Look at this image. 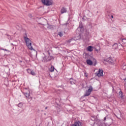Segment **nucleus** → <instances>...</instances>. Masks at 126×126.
<instances>
[{
	"mask_svg": "<svg viewBox=\"0 0 126 126\" xmlns=\"http://www.w3.org/2000/svg\"><path fill=\"white\" fill-rule=\"evenodd\" d=\"M24 38L25 43L26 44V46L27 47H28V49H29V50H31V51H35V50L32 47V41H31V40H30V38H28V36H27V34H25V35H24Z\"/></svg>",
	"mask_w": 126,
	"mask_h": 126,
	"instance_id": "obj_1",
	"label": "nucleus"
},
{
	"mask_svg": "<svg viewBox=\"0 0 126 126\" xmlns=\"http://www.w3.org/2000/svg\"><path fill=\"white\" fill-rule=\"evenodd\" d=\"M41 1L44 5H52L53 4L52 0H41Z\"/></svg>",
	"mask_w": 126,
	"mask_h": 126,
	"instance_id": "obj_2",
	"label": "nucleus"
},
{
	"mask_svg": "<svg viewBox=\"0 0 126 126\" xmlns=\"http://www.w3.org/2000/svg\"><path fill=\"white\" fill-rule=\"evenodd\" d=\"M93 91V88H92V86H90L88 90L86 91V93L84 94L85 97H86V96H89L90 94H91V92Z\"/></svg>",
	"mask_w": 126,
	"mask_h": 126,
	"instance_id": "obj_3",
	"label": "nucleus"
},
{
	"mask_svg": "<svg viewBox=\"0 0 126 126\" xmlns=\"http://www.w3.org/2000/svg\"><path fill=\"white\" fill-rule=\"evenodd\" d=\"M24 95L26 97L28 101H31L32 100V97L30 95V92L28 91L27 93H23Z\"/></svg>",
	"mask_w": 126,
	"mask_h": 126,
	"instance_id": "obj_4",
	"label": "nucleus"
},
{
	"mask_svg": "<svg viewBox=\"0 0 126 126\" xmlns=\"http://www.w3.org/2000/svg\"><path fill=\"white\" fill-rule=\"evenodd\" d=\"M98 77H101L103 76V70L102 69H99L97 72L95 73Z\"/></svg>",
	"mask_w": 126,
	"mask_h": 126,
	"instance_id": "obj_5",
	"label": "nucleus"
},
{
	"mask_svg": "<svg viewBox=\"0 0 126 126\" xmlns=\"http://www.w3.org/2000/svg\"><path fill=\"white\" fill-rule=\"evenodd\" d=\"M71 126H82V123L79 121L76 122Z\"/></svg>",
	"mask_w": 126,
	"mask_h": 126,
	"instance_id": "obj_6",
	"label": "nucleus"
},
{
	"mask_svg": "<svg viewBox=\"0 0 126 126\" xmlns=\"http://www.w3.org/2000/svg\"><path fill=\"white\" fill-rule=\"evenodd\" d=\"M84 29L83 28V26L82 25L80 24L79 27L77 28V31H80V32H83Z\"/></svg>",
	"mask_w": 126,
	"mask_h": 126,
	"instance_id": "obj_7",
	"label": "nucleus"
},
{
	"mask_svg": "<svg viewBox=\"0 0 126 126\" xmlns=\"http://www.w3.org/2000/svg\"><path fill=\"white\" fill-rule=\"evenodd\" d=\"M27 70L28 71V73H30L31 74H32V75H36V73H35V72H34L33 70L31 71V69H27Z\"/></svg>",
	"mask_w": 126,
	"mask_h": 126,
	"instance_id": "obj_8",
	"label": "nucleus"
},
{
	"mask_svg": "<svg viewBox=\"0 0 126 126\" xmlns=\"http://www.w3.org/2000/svg\"><path fill=\"white\" fill-rule=\"evenodd\" d=\"M67 11V9L64 7H63L61 9V13H62V14H63V13H66Z\"/></svg>",
	"mask_w": 126,
	"mask_h": 126,
	"instance_id": "obj_9",
	"label": "nucleus"
},
{
	"mask_svg": "<svg viewBox=\"0 0 126 126\" xmlns=\"http://www.w3.org/2000/svg\"><path fill=\"white\" fill-rule=\"evenodd\" d=\"M86 63L89 65H92L93 64V62L89 59L87 60Z\"/></svg>",
	"mask_w": 126,
	"mask_h": 126,
	"instance_id": "obj_10",
	"label": "nucleus"
},
{
	"mask_svg": "<svg viewBox=\"0 0 126 126\" xmlns=\"http://www.w3.org/2000/svg\"><path fill=\"white\" fill-rule=\"evenodd\" d=\"M87 50L88 51V52H92L93 51V47L91 46H88L87 48Z\"/></svg>",
	"mask_w": 126,
	"mask_h": 126,
	"instance_id": "obj_11",
	"label": "nucleus"
},
{
	"mask_svg": "<svg viewBox=\"0 0 126 126\" xmlns=\"http://www.w3.org/2000/svg\"><path fill=\"white\" fill-rule=\"evenodd\" d=\"M54 59V57L53 56H47V60H45L46 62H50L51 60Z\"/></svg>",
	"mask_w": 126,
	"mask_h": 126,
	"instance_id": "obj_12",
	"label": "nucleus"
},
{
	"mask_svg": "<svg viewBox=\"0 0 126 126\" xmlns=\"http://www.w3.org/2000/svg\"><path fill=\"white\" fill-rule=\"evenodd\" d=\"M119 95L121 98V99H124V93H123L122 91L119 92Z\"/></svg>",
	"mask_w": 126,
	"mask_h": 126,
	"instance_id": "obj_13",
	"label": "nucleus"
},
{
	"mask_svg": "<svg viewBox=\"0 0 126 126\" xmlns=\"http://www.w3.org/2000/svg\"><path fill=\"white\" fill-rule=\"evenodd\" d=\"M70 83H71V84H75V83H76V81H75V80L73 79H70Z\"/></svg>",
	"mask_w": 126,
	"mask_h": 126,
	"instance_id": "obj_14",
	"label": "nucleus"
},
{
	"mask_svg": "<svg viewBox=\"0 0 126 126\" xmlns=\"http://www.w3.org/2000/svg\"><path fill=\"white\" fill-rule=\"evenodd\" d=\"M113 49H114V50H116V49L118 48V44L117 43H115L113 46Z\"/></svg>",
	"mask_w": 126,
	"mask_h": 126,
	"instance_id": "obj_15",
	"label": "nucleus"
},
{
	"mask_svg": "<svg viewBox=\"0 0 126 126\" xmlns=\"http://www.w3.org/2000/svg\"><path fill=\"white\" fill-rule=\"evenodd\" d=\"M54 69H55V67H54V66H51L49 70H50V71H51V72H53V71H54Z\"/></svg>",
	"mask_w": 126,
	"mask_h": 126,
	"instance_id": "obj_16",
	"label": "nucleus"
},
{
	"mask_svg": "<svg viewBox=\"0 0 126 126\" xmlns=\"http://www.w3.org/2000/svg\"><path fill=\"white\" fill-rule=\"evenodd\" d=\"M58 35H59V36H60V37H63V32H58Z\"/></svg>",
	"mask_w": 126,
	"mask_h": 126,
	"instance_id": "obj_17",
	"label": "nucleus"
},
{
	"mask_svg": "<svg viewBox=\"0 0 126 126\" xmlns=\"http://www.w3.org/2000/svg\"><path fill=\"white\" fill-rule=\"evenodd\" d=\"M76 39H74V38H72L71 39H69L68 40H67V43H70L71 42H72V41H75Z\"/></svg>",
	"mask_w": 126,
	"mask_h": 126,
	"instance_id": "obj_18",
	"label": "nucleus"
},
{
	"mask_svg": "<svg viewBox=\"0 0 126 126\" xmlns=\"http://www.w3.org/2000/svg\"><path fill=\"white\" fill-rule=\"evenodd\" d=\"M46 60H48V59H47V56H45V57L43 58V62H44V63H47V61H45Z\"/></svg>",
	"mask_w": 126,
	"mask_h": 126,
	"instance_id": "obj_19",
	"label": "nucleus"
},
{
	"mask_svg": "<svg viewBox=\"0 0 126 126\" xmlns=\"http://www.w3.org/2000/svg\"><path fill=\"white\" fill-rule=\"evenodd\" d=\"M23 106V103H20L18 105V107H19V108H22Z\"/></svg>",
	"mask_w": 126,
	"mask_h": 126,
	"instance_id": "obj_20",
	"label": "nucleus"
},
{
	"mask_svg": "<svg viewBox=\"0 0 126 126\" xmlns=\"http://www.w3.org/2000/svg\"><path fill=\"white\" fill-rule=\"evenodd\" d=\"M122 42H123V44H124V45H126V38L123 39H122Z\"/></svg>",
	"mask_w": 126,
	"mask_h": 126,
	"instance_id": "obj_21",
	"label": "nucleus"
},
{
	"mask_svg": "<svg viewBox=\"0 0 126 126\" xmlns=\"http://www.w3.org/2000/svg\"><path fill=\"white\" fill-rule=\"evenodd\" d=\"M16 28L17 29H18V30H21V26H16Z\"/></svg>",
	"mask_w": 126,
	"mask_h": 126,
	"instance_id": "obj_22",
	"label": "nucleus"
},
{
	"mask_svg": "<svg viewBox=\"0 0 126 126\" xmlns=\"http://www.w3.org/2000/svg\"><path fill=\"white\" fill-rule=\"evenodd\" d=\"M123 69H126V65H124L123 66Z\"/></svg>",
	"mask_w": 126,
	"mask_h": 126,
	"instance_id": "obj_23",
	"label": "nucleus"
},
{
	"mask_svg": "<svg viewBox=\"0 0 126 126\" xmlns=\"http://www.w3.org/2000/svg\"><path fill=\"white\" fill-rule=\"evenodd\" d=\"M1 50H2L3 51H8V50L4 49H3V48H1Z\"/></svg>",
	"mask_w": 126,
	"mask_h": 126,
	"instance_id": "obj_24",
	"label": "nucleus"
},
{
	"mask_svg": "<svg viewBox=\"0 0 126 126\" xmlns=\"http://www.w3.org/2000/svg\"><path fill=\"white\" fill-rule=\"evenodd\" d=\"M106 117H104V121H106Z\"/></svg>",
	"mask_w": 126,
	"mask_h": 126,
	"instance_id": "obj_25",
	"label": "nucleus"
},
{
	"mask_svg": "<svg viewBox=\"0 0 126 126\" xmlns=\"http://www.w3.org/2000/svg\"><path fill=\"white\" fill-rule=\"evenodd\" d=\"M111 18H114V16L112 15V16H111Z\"/></svg>",
	"mask_w": 126,
	"mask_h": 126,
	"instance_id": "obj_26",
	"label": "nucleus"
},
{
	"mask_svg": "<svg viewBox=\"0 0 126 126\" xmlns=\"http://www.w3.org/2000/svg\"><path fill=\"white\" fill-rule=\"evenodd\" d=\"M111 59H110L109 62H110V63H112L113 62H111Z\"/></svg>",
	"mask_w": 126,
	"mask_h": 126,
	"instance_id": "obj_27",
	"label": "nucleus"
},
{
	"mask_svg": "<svg viewBox=\"0 0 126 126\" xmlns=\"http://www.w3.org/2000/svg\"><path fill=\"white\" fill-rule=\"evenodd\" d=\"M48 109V107H45V110H47Z\"/></svg>",
	"mask_w": 126,
	"mask_h": 126,
	"instance_id": "obj_28",
	"label": "nucleus"
},
{
	"mask_svg": "<svg viewBox=\"0 0 126 126\" xmlns=\"http://www.w3.org/2000/svg\"><path fill=\"white\" fill-rule=\"evenodd\" d=\"M14 46H17V45L16 44H14Z\"/></svg>",
	"mask_w": 126,
	"mask_h": 126,
	"instance_id": "obj_29",
	"label": "nucleus"
},
{
	"mask_svg": "<svg viewBox=\"0 0 126 126\" xmlns=\"http://www.w3.org/2000/svg\"><path fill=\"white\" fill-rule=\"evenodd\" d=\"M106 43H108V41H106Z\"/></svg>",
	"mask_w": 126,
	"mask_h": 126,
	"instance_id": "obj_30",
	"label": "nucleus"
}]
</instances>
